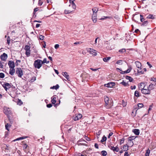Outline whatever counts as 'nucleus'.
Segmentation results:
<instances>
[{
    "label": "nucleus",
    "mask_w": 156,
    "mask_h": 156,
    "mask_svg": "<svg viewBox=\"0 0 156 156\" xmlns=\"http://www.w3.org/2000/svg\"><path fill=\"white\" fill-rule=\"evenodd\" d=\"M137 72L138 73H140L142 74L144 73V71L141 70V68H140L139 69H137Z\"/></svg>",
    "instance_id": "37"
},
{
    "label": "nucleus",
    "mask_w": 156,
    "mask_h": 156,
    "mask_svg": "<svg viewBox=\"0 0 156 156\" xmlns=\"http://www.w3.org/2000/svg\"><path fill=\"white\" fill-rule=\"evenodd\" d=\"M94 147H95L97 149L98 148V144L97 143H95L94 144Z\"/></svg>",
    "instance_id": "62"
},
{
    "label": "nucleus",
    "mask_w": 156,
    "mask_h": 156,
    "mask_svg": "<svg viewBox=\"0 0 156 156\" xmlns=\"http://www.w3.org/2000/svg\"><path fill=\"white\" fill-rule=\"evenodd\" d=\"M136 137H135V136H131L129 137L128 141H132L133 140H134Z\"/></svg>",
    "instance_id": "26"
},
{
    "label": "nucleus",
    "mask_w": 156,
    "mask_h": 156,
    "mask_svg": "<svg viewBox=\"0 0 156 156\" xmlns=\"http://www.w3.org/2000/svg\"><path fill=\"white\" fill-rule=\"evenodd\" d=\"M111 18V17H108V16H103V17H102L100 19V20H103L104 19H105V18Z\"/></svg>",
    "instance_id": "54"
},
{
    "label": "nucleus",
    "mask_w": 156,
    "mask_h": 156,
    "mask_svg": "<svg viewBox=\"0 0 156 156\" xmlns=\"http://www.w3.org/2000/svg\"><path fill=\"white\" fill-rule=\"evenodd\" d=\"M42 60L40 59H37L34 61V66L36 68L39 69L42 65Z\"/></svg>",
    "instance_id": "4"
},
{
    "label": "nucleus",
    "mask_w": 156,
    "mask_h": 156,
    "mask_svg": "<svg viewBox=\"0 0 156 156\" xmlns=\"http://www.w3.org/2000/svg\"><path fill=\"white\" fill-rule=\"evenodd\" d=\"M150 80L156 82V78H155L154 77L151 78L150 79Z\"/></svg>",
    "instance_id": "48"
},
{
    "label": "nucleus",
    "mask_w": 156,
    "mask_h": 156,
    "mask_svg": "<svg viewBox=\"0 0 156 156\" xmlns=\"http://www.w3.org/2000/svg\"><path fill=\"white\" fill-rule=\"evenodd\" d=\"M134 95L137 97H140L139 93L137 90L135 91L134 93Z\"/></svg>",
    "instance_id": "28"
},
{
    "label": "nucleus",
    "mask_w": 156,
    "mask_h": 156,
    "mask_svg": "<svg viewBox=\"0 0 156 156\" xmlns=\"http://www.w3.org/2000/svg\"><path fill=\"white\" fill-rule=\"evenodd\" d=\"M136 88V86L135 85H134V86H131L130 87V88L131 90L135 89Z\"/></svg>",
    "instance_id": "58"
},
{
    "label": "nucleus",
    "mask_w": 156,
    "mask_h": 156,
    "mask_svg": "<svg viewBox=\"0 0 156 156\" xmlns=\"http://www.w3.org/2000/svg\"><path fill=\"white\" fill-rule=\"evenodd\" d=\"M125 140V139L124 138H122L120 140V144H122L123 143L124 141Z\"/></svg>",
    "instance_id": "56"
},
{
    "label": "nucleus",
    "mask_w": 156,
    "mask_h": 156,
    "mask_svg": "<svg viewBox=\"0 0 156 156\" xmlns=\"http://www.w3.org/2000/svg\"><path fill=\"white\" fill-rule=\"evenodd\" d=\"M126 79L128 80H129V82H132L133 80V79L131 76H126Z\"/></svg>",
    "instance_id": "23"
},
{
    "label": "nucleus",
    "mask_w": 156,
    "mask_h": 156,
    "mask_svg": "<svg viewBox=\"0 0 156 156\" xmlns=\"http://www.w3.org/2000/svg\"><path fill=\"white\" fill-rule=\"evenodd\" d=\"M10 38L9 36H8L7 37V43L8 44H9L10 43Z\"/></svg>",
    "instance_id": "45"
},
{
    "label": "nucleus",
    "mask_w": 156,
    "mask_h": 156,
    "mask_svg": "<svg viewBox=\"0 0 156 156\" xmlns=\"http://www.w3.org/2000/svg\"><path fill=\"white\" fill-rule=\"evenodd\" d=\"M138 89L141 90V92L143 94H145V90L146 89V84L144 83H140L138 84Z\"/></svg>",
    "instance_id": "2"
},
{
    "label": "nucleus",
    "mask_w": 156,
    "mask_h": 156,
    "mask_svg": "<svg viewBox=\"0 0 156 156\" xmlns=\"http://www.w3.org/2000/svg\"><path fill=\"white\" fill-rule=\"evenodd\" d=\"M120 83L122 84L124 87L128 86L129 85V84H128V82L126 83L123 80Z\"/></svg>",
    "instance_id": "21"
},
{
    "label": "nucleus",
    "mask_w": 156,
    "mask_h": 156,
    "mask_svg": "<svg viewBox=\"0 0 156 156\" xmlns=\"http://www.w3.org/2000/svg\"><path fill=\"white\" fill-rule=\"evenodd\" d=\"M110 58H111L110 57H108L104 58H103V60L105 62H107L108 60H109Z\"/></svg>",
    "instance_id": "29"
},
{
    "label": "nucleus",
    "mask_w": 156,
    "mask_h": 156,
    "mask_svg": "<svg viewBox=\"0 0 156 156\" xmlns=\"http://www.w3.org/2000/svg\"><path fill=\"white\" fill-rule=\"evenodd\" d=\"M150 152V150L148 149L146 151V153L145 154V156H149V154Z\"/></svg>",
    "instance_id": "32"
},
{
    "label": "nucleus",
    "mask_w": 156,
    "mask_h": 156,
    "mask_svg": "<svg viewBox=\"0 0 156 156\" xmlns=\"http://www.w3.org/2000/svg\"><path fill=\"white\" fill-rule=\"evenodd\" d=\"M105 86L108 87H112L115 85V83L114 82H110L105 84Z\"/></svg>",
    "instance_id": "13"
},
{
    "label": "nucleus",
    "mask_w": 156,
    "mask_h": 156,
    "mask_svg": "<svg viewBox=\"0 0 156 156\" xmlns=\"http://www.w3.org/2000/svg\"><path fill=\"white\" fill-rule=\"evenodd\" d=\"M92 10L93 13H97L98 11V9L97 8L95 7L92 9Z\"/></svg>",
    "instance_id": "24"
},
{
    "label": "nucleus",
    "mask_w": 156,
    "mask_h": 156,
    "mask_svg": "<svg viewBox=\"0 0 156 156\" xmlns=\"http://www.w3.org/2000/svg\"><path fill=\"white\" fill-rule=\"evenodd\" d=\"M90 69L93 71H97L98 69H93L92 68H90Z\"/></svg>",
    "instance_id": "60"
},
{
    "label": "nucleus",
    "mask_w": 156,
    "mask_h": 156,
    "mask_svg": "<svg viewBox=\"0 0 156 156\" xmlns=\"http://www.w3.org/2000/svg\"><path fill=\"white\" fill-rule=\"evenodd\" d=\"M16 73L17 74L18 76L19 77H21L23 74V71L20 68H17L16 69Z\"/></svg>",
    "instance_id": "8"
},
{
    "label": "nucleus",
    "mask_w": 156,
    "mask_h": 156,
    "mask_svg": "<svg viewBox=\"0 0 156 156\" xmlns=\"http://www.w3.org/2000/svg\"><path fill=\"white\" fill-rule=\"evenodd\" d=\"M89 49H90L89 52L90 54H92L94 56H95L97 55V53L96 50L91 48H89Z\"/></svg>",
    "instance_id": "14"
},
{
    "label": "nucleus",
    "mask_w": 156,
    "mask_h": 156,
    "mask_svg": "<svg viewBox=\"0 0 156 156\" xmlns=\"http://www.w3.org/2000/svg\"><path fill=\"white\" fill-rule=\"evenodd\" d=\"M129 146L126 144V145H124L123 147V150L124 151H126L128 150Z\"/></svg>",
    "instance_id": "22"
},
{
    "label": "nucleus",
    "mask_w": 156,
    "mask_h": 156,
    "mask_svg": "<svg viewBox=\"0 0 156 156\" xmlns=\"http://www.w3.org/2000/svg\"><path fill=\"white\" fill-rule=\"evenodd\" d=\"M156 85V83L154 82L153 83H151L149 85L146 84V89L145 90V95H149L151 93V90H154Z\"/></svg>",
    "instance_id": "1"
},
{
    "label": "nucleus",
    "mask_w": 156,
    "mask_h": 156,
    "mask_svg": "<svg viewBox=\"0 0 156 156\" xmlns=\"http://www.w3.org/2000/svg\"><path fill=\"white\" fill-rule=\"evenodd\" d=\"M8 65L10 68H14L15 67L14 62L12 61H9L8 62Z\"/></svg>",
    "instance_id": "11"
},
{
    "label": "nucleus",
    "mask_w": 156,
    "mask_h": 156,
    "mask_svg": "<svg viewBox=\"0 0 156 156\" xmlns=\"http://www.w3.org/2000/svg\"><path fill=\"white\" fill-rule=\"evenodd\" d=\"M108 147L111 149L113 151L118 152L119 150V149L118 147H115L112 146L111 145H109L108 146Z\"/></svg>",
    "instance_id": "9"
},
{
    "label": "nucleus",
    "mask_w": 156,
    "mask_h": 156,
    "mask_svg": "<svg viewBox=\"0 0 156 156\" xmlns=\"http://www.w3.org/2000/svg\"><path fill=\"white\" fill-rule=\"evenodd\" d=\"M144 105L142 103H139L137 105V106L139 108H141Z\"/></svg>",
    "instance_id": "43"
},
{
    "label": "nucleus",
    "mask_w": 156,
    "mask_h": 156,
    "mask_svg": "<svg viewBox=\"0 0 156 156\" xmlns=\"http://www.w3.org/2000/svg\"><path fill=\"white\" fill-rule=\"evenodd\" d=\"M7 58V55L5 53H3L0 56L1 59L3 61H5Z\"/></svg>",
    "instance_id": "12"
},
{
    "label": "nucleus",
    "mask_w": 156,
    "mask_h": 156,
    "mask_svg": "<svg viewBox=\"0 0 156 156\" xmlns=\"http://www.w3.org/2000/svg\"><path fill=\"white\" fill-rule=\"evenodd\" d=\"M47 106L48 108H50L52 106V105L51 104H49L47 105Z\"/></svg>",
    "instance_id": "57"
},
{
    "label": "nucleus",
    "mask_w": 156,
    "mask_h": 156,
    "mask_svg": "<svg viewBox=\"0 0 156 156\" xmlns=\"http://www.w3.org/2000/svg\"><path fill=\"white\" fill-rule=\"evenodd\" d=\"M43 2L42 1V0H39L38 5L40 6H41V5H42V4H43Z\"/></svg>",
    "instance_id": "46"
},
{
    "label": "nucleus",
    "mask_w": 156,
    "mask_h": 156,
    "mask_svg": "<svg viewBox=\"0 0 156 156\" xmlns=\"http://www.w3.org/2000/svg\"><path fill=\"white\" fill-rule=\"evenodd\" d=\"M3 62H0V68L1 69H2L3 68Z\"/></svg>",
    "instance_id": "55"
},
{
    "label": "nucleus",
    "mask_w": 156,
    "mask_h": 156,
    "mask_svg": "<svg viewBox=\"0 0 156 156\" xmlns=\"http://www.w3.org/2000/svg\"><path fill=\"white\" fill-rule=\"evenodd\" d=\"M5 77V75L3 73H0V78H3Z\"/></svg>",
    "instance_id": "42"
},
{
    "label": "nucleus",
    "mask_w": 156,
    "mask_h": 156,
    "mask_svg": "<svg viewBox=\"0 0 156 156\" xmlns=\"http://www.w3.org/2000/svg\"><path fill=\"white\" fill-rule=\"evenodd\" d=\"M22 142L23 143V149H26L27 147V145L26 144L24 143V141H23Z\"/></svg>",
    "instance_id": "38"
},
{
    "label": "nucleus",
    "mask_w": 156,
    "mask_h": 156,
    "mask_svg": "<svg viewBox=\"0 0 156 156\" xmlns=\"http://www.w3.org/2000/svg\"><path fill=\"white\" fill-rule=\"evenodd\" d=\"M42 64L44 63L48 64L49 62V61H47V59L46 58H44V59L43 61H42Z\"/></svg>",
    "instance_id": "31"
},
{
    "label": "nucleus",
    "mask_w": 156,
    "mask_h": 156,
    "mask_svg": "<svg viewBox=\"0 0 156 156\" xmlns=\"http://www.w3.org/2000/svg\"><path fill=\"white\" fill-rule=\"evenodd\" d=\"M25 48L26 50L25 54L27 57H29L30 56V47L28 45H26Z\"/></svg>",
    "instance_id": "6"
},
{
    "label": "nucleus",
    "mask_w": 156,
    "mask_h": 156,
    "mask_svg": "<svg viewBox=\"0 0 156 156\" xmlns=\"http://www.w3.org/2000/svg\"><path fill=\"white\" fill-rule=\"evenodd\" d=\"M17 101H18V103H17L19 105H22L23 104V102L22 101H21L19 99H18Z\"/></svg>",
    "instance_id": "44"
},
{
    "label": "nucleus",
    "mask_w": 156,
    "mask_h": 156,
    "mask_svg": "<svg viewBox=\"0 0 156 156\" xmlns=\"http://www.w3.org/2000/svg\"><path fill=\"white\" fill-rule=\"evenodd\" d=\"M11 113V112L10 111V110L9 109H8L7 111H6L5 112V113L7 115L10 114Z\"/></svg>",
    "instance_id": "41"
},
{
    "label": "nucleus",
    "mask_w": 156,
    "mask_h": 156,
    "mask_svg": "<svg viewBox=\"0 0 156 156\" xmlns=\"http://www.w3.org/2000/svg\"><path fill=\"white\" fill-rule=\"evenodd\" d=\"M136 18H138V19L139 20V16L135 15L133 16L132 17V19L133 20H134V21L135 22H137V21L135 19Z\"/></svg>",
    "instance_id": "25"
},
{
    "label": "nucleus",
    "mask_w": 156,
    "mask_h": 156,
    "mask_svg": "<svg viewBox=\"0 0 156 156\" xmlns=\"http://www.w3.org/2000/svg\"><path fill=\"white\" fill-rule=\"evenodd\" d=\"M11 84H9L7 82H5L2 85V86L7 91V89L10 88L11 87Z\"/></svg>",
    "instance_id": "7"
},
{
    "label": "nucleus",
    "mask_w": 156,
    "mask_h": 156,
    "mask_svg": "<svg viewBox=\"0 0 156 156\" xmlns=\"http://www.w3.org/2000/svg\"><path fill=\"white\" fill-rule=\"evenodd\" d=\"M27 137H28V136H23L22 137L18 138H16V139H15L14 140H13V141L15 142L16 141L22 140L26 139V138H27Z\"/></svg>",
    "instance_id": "15"
},
{
    "label": "nucleus",
    "mask_w": 156,
    "mask_h": 156,
    "mask_svg": "<svg viewBox=\"0 0 156 156\" xmlns=\"http://www.w3.org/2000/svg\"><path fill=\"white\" fill-rule=\"evenodd\" d=\"M147 17V18H149V19H153L154 18V17H153V15H151V14L149 15Z\"/></svg>",
    "instance_id": "50"
},
{
    "label": "nucleus",
    "mask_w": 156,
    "mask_h": 156,
    "mask_svg": "<svg viewBox=\"0 0 156 156\" xmlns=\"http://www.w3.org/2000/svg\"><path fill=\"white\" fill-rule=\"evenodd\" d=\"M104 101L105 103V107L107 109L110 108L112 105L109 102V98L107 96H105Z\"/></svg>",
    "instance_id": "5"
},
{
    "label": "nucleus",
    "mask_w": 156,
    "mask_h": 156,
    "mask_svg": "<svg viewBox=\"0 0 156 156\" xmlns=\"http://www.w3.org/2000/svg\"><path fill=\"white\" fill-rule=\"evenodd\" d=\"M133 132L136 135H138L140 133V130L139 129H135L133 130Z\"/></svg>",
    "instance_id": "19"
},
{
    "label": "nucleus",
    "mask_w": 156,
    "mask_h": 156,
    "mask_svg": "<svg viewBox=\"0 0 156 156\" xmlns=\"http://www.w3.org/2000/svg\"><path fill=\"white\" fill-rule=\"evenodd\" d=\"M69 7H72V9H66L64 11V12L66 14H68L70 13L73 12L76 8V5L74 2H73V3L70 4L69 5Z\"/></svg>",
    "instance_id": "3"
},
{
    "label": "nucleus",
    "mask_w": 156,
    "mask_h": 156,
    "mask_svg": "<svg viewBox=\"0 0 156 156\" xmlns=\"http://www.w3.org/2000/svg\"><path fill=\"white\" fill-rule=\"evenodd\" d=\"M11 126V125L7 123L6 124H5V126L6 129L8 131H9V127H10Z\"/></svg>",
    "instance_id": "36"
},
{
    "label": "nucleus",
    "mask_w": 156,
    "mask_h": 156,
    "mask_svg": "<svg viewBox=\"0 0 156 156\" xmlns=\"http://www.w3.org/2000/svg\"><path fill=\"white\" fill-rule=\"evenodd\" d=\"M82 117V115L81 114H76L73 117V119L75 121H77L80 119Z\"/></svg>",
    "instance_id": "10"
},
{
    "label": "nucleus",
    "mask_w": 156,
    "mask_h": 156,
    "mask_svg": "<svg viewBox=\"0 0 156 156\" xmlns=\"http://www.w3.org/2000/svg\"><path fill=\"white\" fill-rule=\"evenodd\" d=\"M132 68L131 67H130L128 69H127L124 71H122V73H121L122 74H124L125 73H128L130 72L131 70L132 69Z\"/></svg>",
    "instance_id": "18"
},
{
    "label": "nucleus",
    "mask_w": 156,
    "mask_h": 156,
    "mask_svg": "<svg viewBox=\"0 0 156 156\" xmlns=\"http://www.w3.org/2000/svg\"><path fill=\"white\" fill-rule=\"evenodd\" d=\"M44 36L42 35H40L39 36V39L41 40H43L44 39Z\"/></svg>",
    "instance_id": "52"
},
{
    "label": "nucleus",
    "mask_w": 156,
    "mask_h": 156,
    "mask_svg": "<svg viewBox=\"0 0 156 156\" xmlns=\"http://www.w3.org/2000/svg\"><path fill=\"white\" fill-rule=\"evenodd\" d=\"M135 64L136 65V67L139 69L140 68L141 66V64L140 62L138 61H136L135 62Z\"/></svg>",
    "instance_id": "20"
},
{
    "label": "nucleus",
    "mask_w": 156,
    "mask_h": 156,
    "mask_svg": "<svg viewBox=\"0 0 156 156\" xmlns=\"http://www.w3.org/2000/svg\"><path fill=\"white\" fill-rule=\"evenodd\" d=\"M101 154L103 156H105L107 154V152L105 151H101Z\"/></svg>",
    "instance_id": "33"
},
{
    "label": "nucleus",
    "mask_w": 156,
    "mask_h": 156,
    "mask_svg": "<svg viewBox=\"0 0 156 156\" xmlns=\"http://www.w3.org/2000/svg\"><path fill=\"white\" fill-rule=\"evenodd\" d=\"M56 97H54L51 100V102L52 104H55L56 102Z\"/></svg>",
    "instance_id": "27"
},
{
    "label": "nucleus",
    "mask_w": 156,
    "mask_h": 156,
    "mask_svg": "<svg viewBox=\"0 0 156 156\" xmlns=\"http://www.w3.org/2000/svg\"><path fill=\"white\" fill-rule=\"evenodd\" d=\"M59 87V86L58 84H57L55 86H53L52 87H51V89H55L57 90L58 89Z\"/></svg>",
    "instance_id": "30"
},
{
    "label": "nucleus",
    "mask_w": 156,
    "mask_h": 156,
    "mask_svg": "<svg viewBox=\"0 0 156 156\" xmlns=\"http://www.w3.org/2000/svg\"><path fill=\"white\" fill-rule=\"evenodd\" d=\"M59 47V45L58 44H56L55 46V48L56 49H57Z\"/></svg>",
    "instance_id": "61"
},
{
    "label": "nucleus",
    "mask_w": 156,
    "mask_h": 156,
    "mask_svg": "<svg viewBox=\"0 0 156 156\" xmlns=\"http://www.w3.org/2000/svg\"><path fill=\"white\" fill-rule=\"evenodd\" d=\"M107 140V138L105 136H104L102 138V139L101 140V142H103L104 141H106Z\"/></svg>",
    "instance_id": "34"
},
{
    "label": "nucleus",
    "mask_w": 156,
    "mask_h": 156,
    "mask_svg": "<svg viewBox=\"0 0 156 156\" xmlns=\"http://www.w3.org/2000/svg\"><path fill=\"white\" fill-rule=\"evenodd\" d=\"M21 62V61L19 60H17L16 62V66H18L19 65L18 63H20Z\"/></svg>",
    "instance_id": "53"
},
{
    "label": "nucleus",
    "mask_w": 156,
    "mask_h": 156,
    "mask_svg": "<svg viewBox=\"0 0 156 156\" xmlns=\"http://www.w3.org/2000/svg\"><path fill=\"white\" fill-rule=\"evenodd\" d=\"M129 154H128V152H126L125 153L124 156H129Z\"/></svg>",
    "instance_id": "64"
},
{
    "label": "nucleus",
    "mask_w": 156,
    "mask_h": 156,
    "mask_svg": "<svg viewBox=\"0 0 156 156\" xmlns=\"http://www.w3.org/2000/svg\"><path fill=\"white\" fill-rule=\"evenodd\" d=\"M92 19L94 23H95L96 22L97 19V17H92Z\"/></svg>",
    "instance_id": "39"
},
{
    "label": "nucleus",
    "mask_w": 156,
    "mask_h": 156,
    "mask_svg": "<svg viewBox=\"0 0 156 156\" xmlns=\"http://www.w3.org/2000/svg\"><path fill=\"white\" fill-rule=\"evenodd\" d=\"M62 75L65 77L67 80H69V76L68 74V73L66 72H62Z\"/></svg>",
    "instance_id": "16"
},
{
    "label": "nucleus",
    "mask_w": 156,
    "mask_h": 156,
    "mask_svg": "<svg viewBox=\"0 0 156 156\" xmlns=\"http://www.w3.org/2000/svg\"><path fill=\"white\" fill-rule=\"evenodd\" d=\"M38 10V9L37 8H36L34 9L33 12V14H35V12Z\"/></svg>",
    "instance_id": "51"
},
{
    "label": "nucleus",
    "mask_w": 156,
    "mask_h": 156,
    "mask_svg": "<svg viewBox=\"0 0 156 156\" xmlns=\"http://www.w3.org/2000/svg\"><path fill=\"white\" fill-rule=\"evenodd\" d=\"M36 77H33L30 80V82H33L34 81L36 80Z\"/></svg>",
    "instance_id": "40"
},
{
    "label": "nucleus",
    "mask_w": 156,
    "mask_h": 156,
    "mask_svg": "<svg viewBox=\"0 0 156 156\" xmlns=\"http://www.w3.org/2000/svg\"><path fill=\"white\" fill-rule=\"evenodd\" d=\"M97 14L96 13H93L92 15V17H97Z\"/></svg>",
    "instance_id": "63"
},
{
    "label": "nucleus",
    "mask_w": 156,
    "mask_h": 156,
    "mask_svg": "<svg viewBox=\"0 0 156 156\" xmlns=\"http://www.w3.org/2000/svg\"><path fill=\"white\" fill-rule=\"evenodd\" d=\"M140 20L141 22H143L144 20V19L143 18V16L142 15H140Z\"/></svg>",
    "instance_id": "47"
},
{
    "label": "nucleus",
    "mask_w": 156,
    "mask_h": 156,
    "mask_svg": "<svg viewBox=\"0 0 156 156\" xmlns=\"http://www.w3.org/2000/svg\"><path fill=\"white\" fill-rule=\"evenodd\" d=\"M127 103L126 102L124 101H123L122 105L123 107H125Z\"/></svg>",
    "instance_id": "59"
},
{
    "label": "nucleus",
    "mask_w": 156,
    "mask_h": 156,
    "mask_svg": "<svg viewBox=\"0 0 156 156\" xmlns=\"http://www.w3.org/2000/svg\"><path fill=\"white\" fill-rule=\"evenodd\" d=\"M148 22L147 21H145L142 23V25L144 26H146Z\"/></svg>",
    "instance_id": "49"
},
{
    "label": "nucleus",
    "mask_w": 156,
    "mask_h": 156,
    "mask_svg": "<svg viewBox=\"0 0 156 156\" xmlns=\"http://www.w3.org/2000/svg\"><path fill=\"white\" fill-rule=\"evenodd\" d=\"M126 49L125 48H122L121 49L119 50V51L121 53H123L126 52Z\"/></svg>",
    "instance_id": "35"
},
{
    "label": "nucleus",
    "mask_w": 156,
    "mask_h": 156,
    "mask_svg": "<svg viewBox=\"0 0 156 156\" xmlns=\"http://www.w3.org/2000/svg\"><path fill=\"white\" fill-rule=\"evenodd\" d=\"M15 73V69L14 68H10L9 69V73L12 76L14 75Z\"/></svg>",
    "instance_id": "17"
}]
</instances>
